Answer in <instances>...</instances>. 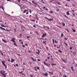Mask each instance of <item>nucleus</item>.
I'll return each instance as SVG.
<instances>
[{
    "mask_svg": "<svg viewBox=\"0 0 77 77\" xmlns=\"http://www.w3.org/2000/svg\"><path fill=\"white\" fill-rule=\"evenodd\" d=\"M41 2L42 3H43V4H44L45 3V2H44V1L43 0H41Z\"/></svg>",
    "mask_w": 77,
    "mask_h": 77,
    "instance_id": "nucleus-13",
    "label": "nucleus"
},
{
    "mask_svg": "<svg viewBox=\"0 0 77 77\" xmlns=\"http://www.w3.org/2000/svg\"><path fill=\"white\" fill-rule=\"evenodd\" d=\"M45 28H46V29L47 28L48 29H49V27L47 26H45Z\"/></svg>",
    "mask_w": 77,
    "mask_h": 77,
    "instance_id": "nucleus-16",
    "label": "nucleus"
},
{
    "mask_svg": "<svg viewBox=\"0 0 77 77\" xmlns=\"http://www.w3.org/2000/svg\"><path fill=\"white\" fill-rule=\"evenodd\" d=\"M57 4H58V5H61V4L60 3H59V2H57Z\"/></svg>",
    "mask_w": 77,
    "mask_h": 77,
    "instance_id": "nucleus-30",
    "label": "nucleus"
},
{
    "mask_svg": "<svg viewBox=\"0 0 77 77\" xmlns=\"http://www.w3.org/2000/svg\"><path fill=\"white\" fill-rule=\"evenodd\" d=\"M49 73H50V74H53V72H49Z\"/></svg>",
    "mask_w": 77,
    "mask_h": 77,
    "instance_id": "nucleus-37",
    "label": "nucleus"
},
{
    "mask_svg": "<svg viewBox=\"0 0 77 77\" xmlns=\"http://www.w3.org/2000/svg\"><path fill=\"white\" fill-rule=\"evenodd\" d=\"M2 62L3 64V65H5V62H4V61H2Z\"/></svg>",
    "mask_w": 77,
    "mask_h": 77,
    "instance_id": "nucleus-21",
    "label": "nucleus"
},
{
    "mask_svg": "<svg viewBox=\"0 0 77 77\" xmlns=\"http://www.w3.org/2000/svg\"><path fill=\"white\" fill-rule=\"evenodd\" d=\"M43 42L44 44V43L45 44V42L44 41H43Z\"/></svg>",
    "mask_w": 77,
    "mask_h": 77,
    "instance_id": "nucleus-62",
    "label": "nucleus"
},
{
    "mask_svg": "<svg viewBox=\"0 0 77 77\" xmlns=\"http://www.w3.org/2000/svg\"><path fill=\"white\" fill-rule=\"evenodd\" d=\"M1 26H2V27H6V26H5L4 25H3V24H1Z\"/></svg>",
    "mask_w": 77,
    "mask_h": 77,
    "instance_id": "nucleus-20",
    "label": "nucleus"
},
{
    "mask_svg": "<svg viewBox=\"0 0 77 77\" xmlns=\"http://www.w3.org/2000/svg\"><path fill=\"white\" fill-rule=\"evenodd\" d=\"M53 44H54V39H53Z\"/></svg>",
    "mask_w": 77,
    "mask_h": 77,
    "instance_id": "nucleus-26",
    "label": "nucleus"
},
{
    "mask_svg": "<svg viewBox=\"0 0 77 77\" xmlns=\"http://www.w3.org/2000/svg\"><path fill=\"white\" fill-rule=\"evenodd\" d=\"M11 62H13V60L12 58L11 59Z\"/></svg>",
    "mask_w": 77,
    "mask_h": 77,
    "instance_id": "nucleus-36",
    "label": "nucleus"
},
{
    "mask_svg": "<svg viewBox=\"0 0 77 77\" xmlns=\"http://www.w3.org/2000/svg\"><path fill=\"white\" fill-rule=\"evenodd\" d=\"M64 43L66 45V46H68V44L66 43H65V42H64Z\"/></svg>",
    "mask_w": 77,
    "mask_h": 77,
    "instance_id": "nucleus-25",
    "label": "nucleus"
},
{
    "mask_svg": "<svg viewBox=\"0 0 77 77\" xmlns=\"http://www.w3.org/2000/svg\"><path fill=\"white\" fill-rule=\"evenodd\" d=\"M46 50H48V47H46Z\"/></svg>",
    "mask_w": 77,
    "mask_h": 77,
    "instance_id": "nucleus-34",
    "label": "nucleus"
},
{
    "mask_svg": "<svg viewBox=\"0 0 77 77\" xmlns=\"http://www.w3.org/2000/svg\"><path fill=\"white\" fill-rule=\"evenodd\" d=\"M37 60L38 61H40V60H39L38 59H37Z\"/></svg>",
    "mask_w": 77,
    "mask_h": 77,
    "instance_id": "nucleus-58",
    "label": "nucleus"
},
{
    "mask_svg": "<svg viewBox=\"0 0 77 77\" xmlns=\"http://www.w3.org/2000/svg\"><path fill=\"white\" fill-rule=\"evenodd\" d=\"M37 51H38V52L35 51V53H37V54H38V55H39V53H40V51H39L38 50H37Z\"/></svg>",
    "mask_w": 77,
    "mask_h": 77,
    "instance_id": "nucleus-4",
    "label": "nucleus"
},
{
    "mask_svg": "<svg viewBox=\"0 0 77 77\" xmlns=\"http://www.w3.org/2000/svg\"><path fill=\"white\" fill-rule=\"evenodd\" d=\"M1 8H2V9H3V10H4V8L3 6H1Z\"/></svg>",
    "mask_w": 77,
    "mask_h": 77,
    "instance_id": "nucleus-22",
    "label": "nucleus"
},
{
    "mask_svg": "<svg viewBox=\"0 0 77 77\" xmlns=\"http://www.w3.org/2000/svg\"><path fill=\"white\" fill-rule=\"evenodd\" d=\"M21 44H23V42H21Z\"/></svg>",
    "mask_w": 77,
    "mask_h": 77,
    "instance_id": "nucleus-57",
    "label": "nucleus"
},
{
    "mask_svg": "<svg viewBox=\"0 0 77 77\" xmlns=\"http://www.w3.org/2000/svg\"><path fill=\"white\" fill-rule=\"evenodd\" d=\"M30 76H31V77H33V75H30Z\"/></svg>",
    "mask_w": 77,
    "mask_h": 77,
    "instance_id": "nucleus-43",
    "label": "nucleus"
},
{
    "mask_svg": "<svg viewBox=\"0 0 77 77\" xmlns=\"http://www.w3.org/2000/svg\"><path fill=\"white\" fill-rule=\"evenodd\" d=\"M29 11H29L30 13H32V11H31V10H30Z\"/></svg>",
    "mask_w": 77,
    "mask_h": 77,
    "instance_id": "nucleus-42",
    "label": "nucleus"
},
{
    "mask_svg": "<svg viewBox=\"0 0 77 77\" xmlns=\"http://www.w3.org/2000/svg\"><path fill=\"white\" fill-rule=\"evenodd\" d=\"M45 65L49 67V66H50V64L48 63H45Z\"/></svg>",
    "mask_w": 77,
    "mask_h": 77,
    "instance_id": "nucleus-9",
    "label": "nucleus"
},
{
    "mask_svg": "<svg viewBox=\"0 0 77 77\" xmlns=\"http://www.w3.org/2000/svg\"><path fill=\"white\" fill-rule=\"evenodd\" d=\"M8 62H10V60H8Z\"/></svg>",
    "mask_w": 77,
    "mask_h": 77,
    "instance_id": "nucleus-64",
    "label": "nucleus"
},
{
    "mask_svg": "<svg viewBox=\"0 0 77 77\" xmlns=\"http://www.w3.org/2000/svg\"><path fill=\"white\" fill-rule=\"evenodd\" d=\"M15 39V38H13L12 40H11V41H12L13 42H15V41L14 40Z\"/></svg>",
    "mask_w": 77,
    "mask_h": 77,
    "instance_id": "nucleus-2",
    "label": "nucleus"
},
{
    "mask_svg": "<svg viewBox=\"0 0 77 77\" xmlns=\"http://www.w3.org/2000/svg\"><path fill=\"white\" fill-rule=\"evenodd\" d=\"M62 60H63V62H66V60H63V59L62 58Z\"/></svg>",
    "mask_w": 77,
    "mask_h": 77,
    "instance_id": "nucleus-19",
    "label": "nucleus"
},
{
    "mask_svg": "<svg viewBox=\"0 0 77 77\" xmlns=\"http://www.w3.org/2000/svg\"><path fill=\"white\" fill-rule=\"evenodd\" d=\"M54 42L55 43H56V44H57V42L56 40H55Z\"/></svg>",
    "mask_w": 77,
    "mask_h": 77,
    "instance_id": "nucleus-31",
    "label": "nucleus"
},
{
    "mask_svg": "<svg viewBox=\"0 0 77 77\" xmlns=\"http://www.w3.org/2000/svg\"><path fill=\"white\" fill-rule=\"evenodd\" d=\"M37 69H39V67H37Z\"/></svg>",
    "mask_w": 77,
    "mask_h": 77,
    "instance_id": "nucleus-40",
    "label": "nucleus"
},
{
    "mask_svg": "<svg viewBox=\"0 0 77 77\" xmlns=\"http://www.w3.org/2000/svg\"><path fill=\"white\" fill-rule=\"evenodd\" d=\"M71 69H72V71H74V70L73 69V67H71Z\"/></svg>",
    "mask_w": 77,
    "mask_h": 77,
    "instance_id": "nucleus-18",
    "label": "nucleus"
},
{
    "mask_svg": "<svg viewBox=\"0 0 77 77\" xmlns=\"http://www.w3.org/2000/svg\"><path fill=\"white\" fill-rule=\"evenodd\" d=\"M14 45H16V46H17V45L15 43H14Z\"/></svg>",
    "mask_w": 77,
    "mask_h": 77,
    "instance_id": "nucleus-38",
    "label": "nucleus"
},
{
    "mask_svg": "<svg viewBox=\"0 0 77 77\" xmlns=\"http://www.w3.org/2000/svg\"><path fill=\"white\" fill-rule=\"evenodd\" d=\"M44 64H45V63H45V62H44Z\"/></svg>",
    "mask_w": 77,
    "mask_h": 77,
    "instance_id": "nucleus-61",
    "label": "nucleus"
},
{
    "mask_svg": "<svg viewBox=\"0 0 77 77\" xmlns=\"http://www.w3.org/2000/svg\"><path fill=\"white\" fill-rule=\"evenodd\" d=\"M50 59V57H48L47 59Z\"/></svg>",
    "mask_w": 77,
    "mask_h": 77,
    "instance_id": "nucleus-53",
    "label": "nucleus"
},
{
    "mask_svg": "<svg viewBox=\"0 0 77 77\" xmlns=\"http://www.w3.org/2000/svg\"><path fill=\"white\" fill-rule=\"evenodd\" d=\"M1 53L2 54V55H3V54H2V51H1Z\"/></svg>",
    "mask_w": 77,
    "mask_h": 77,
    "instance_id": "nucleus-51",
    "label": "nucleus"
},
{
    "mask_svg": "<svg viewBox=\"0 0 77 77\" xmlns=\"http://www.w3.org/2000/svg\"><path fill=\"white\" fill-rule=\"evenodd\" d=\"M35 70L36 71H37V69H35Z\"/></svg>",
    "mask_w": 77,
    "mask_h": 77,
    "instance_id": "nucleus-63",
    "label": "nucleus"
},
{
    "mask_svg": "<svg viewBox=\"0 0 77 77\" xmlns=\"http://www.w3.org/2000/svg\"><path fill=\"white\" fill-rule=\"evenodd\" d=\"M72 47H70L69 48L70 50H72Z\"/></svg>",
    "mask_w": 77,
    "mask_h": 77,
    "instance_id": "nucleus-32",
    "label": "nucleus"
},
{
    "mask_svg": "<svg viewBox=\"0 0 77 77\" xmlns=\"http://www.w3.org/2000/svg\"><path fill=\"white\" fill-rule=\"evenodd\" d=\"M33 27H36V26H35V25H34L33 26Z\"/></svg>",
    "mask_w": 77,
    "mask_h": 77,
    "instance_id": "nucleus-46",
    "label": "nucleus"
},
{
    "mask_svg": "<svg viewBox=\"0 0 77 77\" xmlns=\"http://www.w3.org/2000/svg\"><path fill=\"white\" fill-rule=\"evenodd\" d=\"M46 36V33L43 34L42 37V38H43V37H44V36Z\"/></svg>",
    "mask_w": 77,
    "mask_h": 77,
    "instance_id": "nucleus-7",
    "label": "nucleus"
},
{
    "mask_svg": "<svg viewBox=\"0 0 77 77\" xmlns=\"http://www.w3.org/2000/svg\"><path fill=\"white\" fill-rule=\"evenodd\" d=\"M2 41H3V42H5L6 43V42H7L5 40H4V39H2Z\"/></svg>",
    "mask_w": 77,
    "mask_h": 77,
    "instance_id": "nucleus-11",
    "label": "nucleus"
},
{
    "mask_svg": "<svg viewBox=\"0 0 77 77\" xmlns=\"http://www.w3.org/2000/svg\"><path fill=\"white\" fill-rule=\"evenodd\" d=\"M4 66L5 67V68H7V66H6V65L5 64H4Z\"/></svg>",
    "mask_w": 77,
    "mask_h": 77,
    "instance_id": "nucleus-23",
    "label": "nucleus"
},
{
    "mask_svg": "<svg viewBox=\"0 0 77 77\" xmlns=\"http://www.w3.org/2000/svg\"><path fill=\"white\" fill-rule=\"evenodd\" d=\"M21 74L22 75H25V74H24V73H21Z\"/></svg>",
    "mask_w": 77,
    "mask_h": 77,
    "instance_id": "nucleus-45",
    "label": "nucleus"
},
{
    "mask_svg": "<svg viewBox=\"0 0 77 77\" xmlns=\"http://www.w3.org/2000/svg\"><path fill=\"white\" fill-rule=\"evenodd\" d=\"M56 53H57V54H58V52H56Z\"/></svg>",
    "mask_w": 77,
    "mask_h": 77,
    "instance_id": "nucleus-59",
    "label": "nucleus"
},
{
    "mask_svg": "<svg viewBox=\"0 0 77 77\" xmlns=\"http://www.w3.org/2000/svg\"><path fill=\"white\" fill-rule=\"evenodd\" d=\"M66 14L67 15H69V11H67V12H66Z\"/></svg>",
    "mask_w": 77,
    "mask_h": 77,
    "instance_id": "nucleus-12",
    "label": "nucleus"
},
{
    "mask_svg": "<svg viewBox=\"0 0 77 77\" xmlns=\"http://www.w3.org/2000/svg\"><path fill=\"white\" fill-rule=\"evenodd\" d=\"M42 74H44V75H45V76H46L47 77L48 76V73H43Z\"/></svg>",
    "mask_w": 77,
    "mask_h": 77,
    "instance_id": "nucleus-3",
    "label": "nucleus"
},
{
    "mask_svg": "<svg viewBox=\"0 0 77 77\" xmlns=\"http://www.w3.org/2000/svg\"><path fill=\"white\" fill-rule=\"evenodd\" d=\"M58 51H59L60 53H62V51H60V50H58Z\"/></svg>",
    "mask_w": 77,
    "mask_h": 77,
    "instance_id": "nucleus-27",
    "label": "nucleus"
},
{
    "mask_svg": "<svg viewBox=\"0 0 77 77\" xmlns=\"http://www.w3.org/2000/svg\"><path fill=\"white\" fill-rule=\"evenodd\" d=\"M50 13L51 14V13H53V12H52V11H51L50 12Z\"/></svg>",
    "mask_w": 77,
    "mask_h": 77,
    "instance_id": "nucleus-44",
    "label": "nucleus"
},
{
    "mask_svg": "<svg viewBox=\"0 0 77 77\" xmlns=\"http://www.w3.org/2000/svg\"><path fill=\"white\" fill-rule=\"evenodd\" d=\"M26 12H28V10H24L23 13H26Z\"/></svg>",
    "mask_w": 77,
    "mask_h": 77,
    "instance_id": "nucleus-8",
    "label": "nucleus"
},
{
    "mask_svg": "<svg viewBox=\"0 0 77 77\" xmlns=\"http://www.w3.org/2000/svg\"><path fill=\"white\" fill-rule=\"evenodd\" d=\"M5 31H6V32H8V31H9V30H8V29H6V30Z\"/></svg>",
    "mask_w": 77,
    "mask_h": 77,
    "instance_id": "nucleus-56",
    "label": "nucleus"
},
{
    "mask_svg": "<svg viewBox=\"0 0 77 77\" xmlns=\"http://www.w3.org/2000/svg\"><path fill=\"white\" fill-rule=\"evenodd\" d=\"M61 36V38H62V37H63V33H62Z\"/></svg>",
    "mask_w": 77,
    "mask_h": 77,
    "instance_id": "nucleus-17",
    "label": "nucleus"
},
{
    "mask_svg": "<svg viewBox=\"0 0 77 77\" xmlns=\"http://www.w3.org/2000/svg\"><path fill=\"white\" fill-rule=\"evenodd\" d=\"M38 8H39L40 9L42 10V11H43V10H42V9H41V8L40 7H39Z\"/></svg>",
    "mask_w": 77,
    "mask_h": 77,
    "instance_id": "nucleus-29",
    "label": "nucleus"
},
{
    "mask_svg": "<svg viewBox=\"0 0 77 77\" xmlns=\"http://www.w3.org/2000/svg\"><path fill=\"white\" fill-rule=\"evenodd\" d=\"M43 8H44V9H45V7H43Z\"/></svg>",
    "mask_w": 77,
    "mask_h": 77,
    "instance_id": "nucleus-60",
    "label": "nucleus"
},
{
    "mask_svg": "<svg viewBox=\"0 0 77 77\" xmlns=\"http://www.w3.org/2000/svg\"><path fill=\"white\" fill-rule=\"evenodd\" d=\"M6 77V74L3 73L2 74V77Z\"/></svg>",
    "mask_w": 77,
    "mask_h": 77,
    "instance_id": "nucleus-5",
    "label": "nucleus"
},
{
    "mask_svg": "<svg viewBox=\"0 0 77 77\" xmlns=\"http://www.w3.org/2000/svg\"><path fill=\"white\" fill-rule=\"evenodd\" d=\"M29 14V12H27L26 13V15H27Z\"/></svg>",
    "mask_w": 77,
    "mask_h": 77,
    "instance_id": "nucleus-48",
    "label": "nucleus"
},
{
    "mask_svg": "<svg viewBox=\"0 0 77 77\" xmlns=\"http://www.w3.org/2000/svg\"><path fill=\"white\" fill-rule=\"evenodd\" d=\"M44 18H45V19H46V20H48V21H52L53 19H48V18H47V17H44Z\"/></svg>",
    "mask_w": 77,
    "mask_h": 77,
    "instance_id": "nucleus-1",
    "label": "nucleus"
},
{
    "mask_svg": "<svg viewBox=\"0 0 77 77\" xmlns=\"http://www.w3.org/2000/svg\"><path fill=\"white\" fill-rule=\"evenodd\" d=\"M32 3H34V4H35V5H38V4H37V3H35L34 1H32Z\"/></svg>",
    "mask_w": 77,
    "mask_h": 77,
    "instance_id": "nucleus-14",
    "label": "nucleus"
},
{
    "mask_svg": "<svg viewBox=\"0 0 77 77\" xmlns=\"http://www.w3.org/2000/svg\"><path fill=\"white\" fill-rule=\"evenodd\" d=\"M15 65L16 66H18V64H16Z\"/></svg>",
    "mask_w": 77,
    "mask_h": 77,
    "instance_id": "nucleus-47",
    "label": "nucleus"
},
{
    "mask_svg": "<svg viewBox=\"0 0 77 77\" xmlns=\"http://www.w3.org/2000/svg\"><path fill=\"white\" fill-rule=\"evenodd\" d=\"M56 65V64H53L52 63V65Z\"/></svg>",
    "mask_w": 77,
    "mask_h": 77,
    "instance_id": "nucleus-33",
    "label": "nucleus"
},
{
    "mask_svg": "<svg viewBox=\"0 0 77 77\" xmlns=\"http://www.w3.org/2000/svg\"><path fill=\"white\" fill-rule=\"evenodd\" d=\"M21 41H22V39L20 40L19 41V42H21Z\"/></svg>",
    "mask_w": 77,
    "mask_h": 77,
    "instance_id": "nucleus-50",
    "label": "nucleus"
},
{
    "mask_svg": "<svg viewBox=\"0 0 77 77\" xmlns=\"http://www.w3.org/2000/svg\"><path fill=\"white\" fill-rule=\"evenodd\" d=\"M72 30L73 32H75V30H74L73 29H72Z\"/></svg>",
    "mask_w": 77,
    "mask_h": 77,
    "instance_id": "nucleus-24",
    "label": "nucleus"
},
{
    "mask_svg": "<svg viewBox=\"0 0 77 77\" xmlns=\"http://www.w3.org/2000/svg\"><path fill=\"white\" fill-rule=\"evenodd\" d=\"M31 21H35V20H31Z\"/></svg>",
    "mask_w": 77,
    "mask_h": 77,
    "instance_id": "nucleus-41",
    "label": "nucleus"
},
{
    "mask_svg": "<svg viewBox=\"0 0 77 77\" xmlns=\"http://www.w3.org/2000/svg\"><path fill=\"white\" fill-rule=\"evenodd\" d=\"M36 18L37 20H39V18H38L36 17Z\"/></svg>",
    "mask_w": 77,
    "mask_h": 77,
    "instance_id": "nucleus-52",
    "label": "nucleus"
},
{
    "mask_svg": "<svg viewBox=\"0 0 77 77\" xmlns=\"http://www.w3.org/2000/svg\"><path fill=\"white\" fill-rule=\"evenodd\" d=\"M0 28H1V29H2L3 30H4L5 31H6V29H5L3 28L1 26L0 27Z\"/></svg>",
    "mask_w": 77,
    "mask_h": 77,
    "instance_id": "nucleus-10",
    "label": "nucleus"
},
{
    "mask_svg": "<svg viewBox=\"0 0 77 77\" xmlns=\"http://www.w3.org/2000/svg\"><path fill=\"white\" fill-rule=\"evenodd\" d=\"M2 72L4 73H5V71H2Z\"/></svg>",
    "mask_w": 77,
    "mask_h": 77,
    "instance_id": "nucleus-55",
    "label": "nucleus"
},
{
    "mask_svg": "<svg viewBox=\"0 0 77 77\" xmlns=\"http://www.w3.org/2000/svg\"><path fill=\"white\" fill-rule=\"evenodd\" d=\"M2 71H3L2 70L0 71V73H1V74H2V75L3 74H4L3 72H2Z\"/></svg>",
    "mask_w": 77,
    "mask_h": 77,
    "instance_id": "nucleus-15",
    "label": "nucleus"
},
{
    "mask_svg": "<svg viewBox=\"0 0 77 77\" xmlns=\"http://www.w3.org/2000/svg\"><path fill=\"white\" fill-rule=\"evenodd\" d=\"M64 39H66V40H67V39H68V38H64Z\"/></svg>",
    "mask_w": 77,
    "mask_h": 77,
    "instance_id": "nucleus-54",
    "label": "nucleus"
},
{
    "mask_svg": "<svg viewBox=\"0 0 77 77\" xmlns=\"http://www.w3.org/2000/svg\"><path fill=\"white\" fill-rule=\"evenodd\" d=\"M63 25V26H65V24L64 23H62Z\"/></svg>",
    "mask_w": 77,
    "mask_h": 77,
    "instance_id": "nucleus-28",
    "label": "nucleus"
},
{
    "mask_svg": "<svg viewBox=\"0 0 77 77\" xmlns=\"http://www.w3.org/2000/svg\"><path fill=\"white\" fill-rule=\"evenodd\" d=\"M31 59H32L33 61H35V62L36 61V59L35 60L33 57H31Z\"/></svg>",
    "mask_w": 77,
    "mask_h": 77,
    "instance_id": "nucleus-6",
    "label": "nucleus"
},
{
    "mask_svg": "<svg viewBox=\"0 0 77 77\" xmlns=\"http://www.w3.org/2000/svg\"><path fill=\"white\" fill-rule=\"evenodd\" d=\"M17 54V55H18V56H21V55H20V54Z\"/></svg>",
    "mask_w": 77,
    "mask_h": 77,
    "instance_id": "nucleus-49",
    "label": "nucleus"
},
{
    "mask_svg": "<svg viewBox=\"0 0 77 77\" xmlns=\"http://www.w3.org/2000/svg\"><path fill=\"white\" fill-rule=\"evenodd\" d=\"M65 17L67 18H68V17H67L66 15H65Z\"/></svg>",
    "mask_w": 77,
    "mask_h": 77,
    "instance_id": "nucleus-35",
    "label": "nucleus"
},
{
    "mask_svg": "<svg viewBox=\"0 0 77 77\" xmlns=\"http://www.w3.org/2000/svg\"><path fill=\"white\" fill-rule=\"evenodd\" d=\"M18 2H20V0H17Z\"/></svg>",
    "mask_w": 77,
    "mask_h": 77,
    "instance_id": "nucleus-39",
    "label": "nucleus"
}]
</instances>
